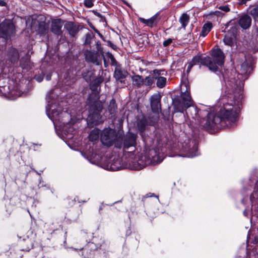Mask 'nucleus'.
<instances>
[{
	"label": "nucleus",
	"instance_id": "obj_39",
	"mask_svg": "<svg viewBox=\"0 0 258 258\" xmlns=\"http://www.w3.org/2000/svg\"><path fill=\"white\" fill-rule=\"evenodd\" d=\"M102 81L103 80L101 78H98L95 79V80H94V83L96 85H98L101 83Z\"/></svg>",
	"mask_w": 258,
	"mask_h": 258
},
{
	"label": "nucleus",
	"instance_id": "obj_24",
	"mask_svg": "<svg viewBox=\"0 0 258 258\" xmlns=\"http://www.w3.org/2000/svg\"><path fill=\"white\" fill-rule=\"evenodd\" d=\"M186 110V113L188 116L190 115L191 118L196 119L198 113V108L194 104Z\"/></svg>",
	"mask_w": 258,
	"mask_h": 258
},
{
	"label": "nucleus",
	"instance_id": "obj_40",
	"mask_svg": "<svg viewBox=\"0 0 258 258\" xmlns=\"http://www.w3.org/2000/svg\"><path fill=\"white\" fill-rule=\"evenodd\" d=\"M6 0H0V6L1 7H5L7 5V3L5 1Z\"/></svg>",
	"mask_w": 258,
	"mask_h": 258
},
{
	"label": "nucleus",
	"instance_id": "obj_8",
	"mask_svg": "<svg viewBox=\"0 0 258 258\" xmlns=\"http://www.w3.org/2000/svg\"><path fill=\"white\" fill-rule=\"evenodd\" d=\"M116 138L115 131L111 128H105L100 136V140L103 144L107 146H111Z\"/></svg>",
	"mask_w": 258,
	"mask_h": 258
},
{
	"label": "nucleus",
	"instance_id": "obj_29",
	"mask_svg": "<svg viewBox=\"0 0 258 258\" xmlns=\"http://www.w3.org/2000/svg\"><path fill=\"white\" fill-rule=\"evenodd\" d=\"M137 125L139 130L141 132H144L147 125L145 119H142L139 120Z\"/></svg>",
	"mask_w": 258,
	"mask_h": 258
},
{
	"label": "nucleus",
	"instance_id": "obj_17",
	"mask_svg": "<svg viewBox=\"0 0 258 258\" xmlns=\"http://www.w3.org/2000/svg\"><path fill=\"white\" fill-rule=\"evenodd\" d=\"M184 150L186 153L185 156L189 158L194 157L199 154L198 150V146L196 143L193 144L192 149H186V148H185Z\"/></svg>",
	"mask_w": 258,
	"mask_h": 258
},
{
	"label": "nucleus",
	"instance_id": "obj_9",
	"mask_svg": "<svg viewBox=\"0 0 258 258\" xmlns=\"http://www.w3.org/2000/svg\"><path fill=\"white\" fill-rule=\"evenodd\" d=\"M20 94L15 89L10 88V86L6 85L0 86V96L11 100L15 99Z\"/></svg>",
	"mask_w": 258,
	"mask_h": 258
},
{
	"label": "nucleus",
	"instance_id": "obj_15",
	"mask_svg": "<svg viewBox=\"0 0 258 258\" xmlns=\"http://www.w3.org/2000/svg\"><path fill=\"white\" fill-rule=\"evenodd\" d=\"M122 168L120 163V160L119 159H114L111 162H109L107 165L106 169L111 171H116Z\"/></svg>",
	"mask_w": 258,
	"mask_h": 258
},
{
	"label": "nucleus",
	"instance_id": "obj_25",
	"mask_svg": "<svg viewBox=\"0 0 258 258\" xmlns=\"http://www.w3.org/2000/svg\"><path fill=\"white\" fill-rule=\"evenodd\" d=\"M212 28V24L211 23L208 22L205 24L202 27V30L200 36L203 37L206 36L211 31Z\"/></svg>",
	"mask_w": 258,
	"mask_h": 258
},
{
	"label": "nucleus",
	"instance_id": "obj_38",
	"mask_svg": "<svg viewBox=\"0 0 258 258\" xmlns=\"http://www.w3.org/2000/svg\"><path fill=\"white\" fill-rule=\"evenodd\" d=\"M229 83L228 84V85L231 86L232 88H235L236 86H237V82H233L231 81H229Z\"/></svg>",
	"mask_w": 258,
	"mask_h": 258
},
{
	"label": "nucleus",
	"instance_id": "obj_28",
	"mask_svg": "<svg viewBox=\"0 0 258 258\" xmlns=\"http://www.w3.org/2000/svg\"><path fill=\"white\" fill-rule=\"evenodd\" d=\"M154 76L153 77L150 76L146 77L145 79H144L143 84L146 86L151 87L154 84Z\"/></svg>",
	"mask_w": 258,
	"mask_h": 258
},
{
	"label": "nucleus",
	"instance_id": "obj_47",
	"mask_svg": "<svg viewBox=\"0 0 258 258\" xmlns=\"http://www.w3.org/2000/svg\"><path fill=\"white\" fill-rule=\"evenodd\" d=\"M91 89H94V88H93V86H91Z\"/></svg>",
	"mask_w": 258,
	"mask_h": 258
},
{
	"label": "nucleus",
	"instance_id": "obj_13",
	"mask_svg": "<svg viewBox=\"0 0 258 258\" xmlns=\"http://www.w3.org/2000/svg\"><path fill=\"white\" fill-rule=\"evenodd\" d=\"M98 57L99 55L97 52L87 51L86 52V59L88 61L99 64L100 61Z\"/></svg>",
	"mask_w": 258,
	"mask_h": 258
},
{
	"label": "nucleus",
	"instance_id": "obj_42",
	"mask_svg": "<svg viewBox=\"0 0 258 258\" xmlns=\"http://www.w3.org/2000/svg\"><path fill=\"white\" fill-rule=\"evenodd\" d=\"M247 67V63L245 62H243L241 65V68L243 69L244 71L246 70V68Z\"/></svg>",
	"mask_w": 258,
	"mask_h": 258
},
{
	"label": "nucleus",
	"instance_id": "obj_33",
	"mask_svg": "<svg viewBox=\"0 0 258 258\" xmlns=\"http://www.w3.org/2000/svg\"><path fill=\"white\" fill-rule=\"evenodd\" d=\"M94 2V0H85L84 2V4L86 7L88 8H90L93 6Z\"/></svg>",
	"mask_w": 258,
	"mask_h": 258
},
{
	"label": "nucleus",
	"instance_id": "obj_19",
	"mask_svg": "<svg viewBox=\"0 0 258 258\" xmlns=\"http://www.w3.org/2000/svg\"><path fill=\"white\" fill-rule=\"evenodd\" d=\"M139 21L141 23L145 24L147 26L150 27H153L154 26L156 25L157 23L156 15H154V16H153L152 17L149 19H145L143 18H140Z\"/></svg>",
	"mask_w": 258,
	"mask_h": 258
},
{
	"label": "nucleus",
	"instance_id": "obj_45",
	"mask_svg": "<svg viewBox=\"0 0 258 258\" xmlns=\"http://www.w3.org/2000/svg\"><path fill=\"white\" fill-rule=\"evenodd\" d=\"M50 79H51V75H47L46 76V80L47 81H49V80H50Z\"/></svg>",
	"mask_w": 258,
	"mask_h": 258
},
{
	"label": "nucleus",
	"instance_id": "obj_37",
	"mask_svg": "<svg viewBox=\"0 0 258 258\" xmlns=\"http://www.w3.org/2000/svg\"><path fill=\"white\" fill-rule=\"evenodd\" d=\"M194 66V64L192 63V62L190 61L188 62V64H187V73H188L190 70L191 69V68H192V67Z\"/></svg>",
	"mask_w": 258,
	"mask_h": 258
},
{
	"label": "nucleus",
	"instance_id": "obj_11",
	"mask_svg": "<svg viewBox=\"0 0 258 258\" xmlns=\"http://www.w3.org/2000/svg\"><path fill=\"white\" fill-rule=\"evenodd\" d=\"M63 22L60 19H55L52 21L51 24V31L57 36L61 35V30L63 26Z\"/></svg>",
	"mask_w": 258,
	"mask_h": 258
},
{
	"label": "nucleus",
	"instance_id": "obj_6",
	"mask_svg": "<svg viewBox=\"0 0 258 258\" xmlns=\"http://www.w3.org/2000/svg\"><path fill=\"white\" fill-rule=\"evenodd\" d=\"M102 106L99 102H96L94 106H92L89 111L87 120L88 123L93 125H97L100 123V112L102 110Z\"/></svg>",
	"mask_w": 258,
	"mask_h": 258
},
{
	"label": "nucleus",
	"instance_id": "obj_30",
	"mask_svg": "<svg viewBox=\"0 0 258 258\" xmlns=\"http://www.w3.org/2000/svg\"><path fill=\"white\" fill-rule=\"evenodd\" d=\"M204 59L205 57H202L200 56H195L193 57L191 62H192L194 65L200 63L201 64L205 66V64L203 63V60Z\"/></svg>",
	"mask_w": 258,
	"mask_h": 258
},
{
	"label": "nucleus",
	"instance_id": "obj_20",
	"mask_svg": "<svg viewBox=\"0 0 258 258\" xmlns=\"http://www.w3.org/2000/svg\"><path fill=\"white\" fill-rule=\"evenodd\" d=\"M127 74V72L122 70L119 67H116L114 71V76L117 80H119L125 78Z\"/></svg>",
	"mask_w": 258,
	"mask_h": 258
},
{
	"label": "nucleus",
	"instance_id": "obj_48",
	"mask_svg": "<svg viewBox=\"0 0 258 258\" xmlns=\"http://www.w3.org/2000/svg\"><path fill=\"white\" fill-rule=\"evenodd\" d=\"M74 249L75 250H77V249H76V248H74Z\"/></svg>",
	"mask_w": 258,
	"mask_h": 258
},
{
	"label": "nucleus",
	"instance_id": "obj_26",
	"mask_svg": "<svg viewBox=\"0 0 258 258\" xmlns=\"http://www.w3.org/2000/svg\"><path fill=\"white\" fill-rule=\"evenodd\" d=\"M189 17L187 14L184 13L179 18V22L181 24V26L183 28H185L189 22Z\"/></svg>",
	"mask_w": 258,
	"mask_h": 258
},
{
	"label": "nucleus",
	"instance_id": "obj_18",
	"mask_svg": "<svg viewBox=\"0 0 258 258\" xmlns=\"http://www.w3.org/2000/svg\"><path fill=\"white\" fill-rule=\"evenodd\" d=\"M64 28L72 36H75L79 31L78 27L72 22L67 23Z\"/></svg>",
	"mask_w": 258,
	"mask_h": 258
},
{
	"label": "nucleus",
	"instance_id": "obj_43",
	"mask_svg": "<svg viewBox=\"0 0 258 258\" xmlns=\"http://www.w3.org/2000/svg\"><path fill=\"white\" fill-rule=\"evenodd\" d=\"M90 34H86V41H85V43H88V38L89 37H90Z\"/></svg>",
	"mask_w": 258,
	"mask_h": 258
},
{
	"label": "nucleus",
	"instance_id": "obj_46",
	"mask_svg": "<svg viewBox=\"0 0 258 258\" xmlns=\"http://www.w3.org/2000/svg\"><path fill=\"white\" fill-rule=\"evenodd\" d=\"M183 108H182L181 109L179 110V112H183Z\"/></svg>",
	"mask_w": 258,
	"mask_h": 258
},
{
	"label": "nucleus",
	"instance_id": "obj_16",
	"mask_svg": "<svg viewBox=\"0 0 258 258\" xmlns=\"http://www.w3.org/2000/svg\"><path fill=\"white\" fill-rule=\"evenodd\" d=\"M236 40V35L235 33L231 32H228L226 34L223 41L225 44L232 46L234 45Z\"/></svg>",
	"mask_w": 258,
	"mask_h": 258
},
{
	"label": "nucleus",
	"instance_id": "obj_34",
	"mask_svg": "<svg viewBox=\"0 0 258 258\" xmlns=\"http://www.w3.org/2000/svg\"><path fill=\"white\" fill-rule=\"evenodd\" d=\"M250 15L253 17L254 19L258 18V7L254 8L251 10L250 12Z\"/></svg>",
	"mask_w": 258,
	"mask_h": 258
},
{
	"label": "nucleus",
	"instance_id": "obj_2",
	"mask_svg": "<svg viewBox=\"0 0 258 258\" xmlns=\"http://www.w3.org/2000/svg\"><path fill=\"white\" fill-rule=\"evenodd\" d=\"M52 90L47 95L46 99L48 102L46 112L49 118L53 122L55 126H59L64 134H72L74 132L72 126L70 114L67 111L62 112L59 105H56L51 102Z\"/></svg>",
	"mask_w": 258,
	"mask_h": 258
},
{
	"label": "nucleus",
	"instance_id": "obj_21",
	"mask_svg": "<svg viewBox=\"0 0 258 258\" xmlns=\"http://www.w3.org/2000/svg\"><path fill=\"white\" fill-rule=\"evenodd\" d=\"M8 56L11 61L15 62L17 61L19 58V54L18 50L15 48H11L8 51Z\"/></svg>",
	"mask_w": 258,
	"mask_h": 258
},
{
	"label": "nucleus",
	"instance_id": "obj_35",
	"mask_svg": "<svg viewBox=\"0 0 258 258\" xmlns=\"http://www.w3.org/2000/svg\"><path fill=\"white\" fill-rule=\"evenodd\" d=\"M172 39L168 38L163 42V45L165 47L167 46L172 42Z\"/></svg>",
	"mask_w": 258,
	"mask_h": 258
},
{
	"label": "nucleus",
	"instance_id": "obj_22",
	"mask_svg": "<svg viewBox=\"0 0 258 258\" xmlns=\"http://www.w3.org/2000/svg\"><path fill=\"white\" fill-rule=\"evenodd\" d=\"M132 81L134 86L137 88L141 87L144 83V79L141 76L135 75L132 77Z\"/></svg>",
	"mask_w": 258,
	"mask_h": 258
},
{
	"label": "nucleus",
	"instance_id": "obj_27",
	"mask_svg": "<svg viewBox=\"0 0 258 258\" xmlns=\"http://www.w3.org/2000/svg\"><path fill=\"white\" fill-rule=\"evenodd\" d=\"M117 106L115 103L114 99H112L110 101L109 105L108 106V110L110 114L113 115L115 113Z\"/></svg>",
	"mask_w": 258,
	"mask_h": 258
},
{
	"label": "nucleus",
	"instance_id": "obj_44",
	"mask_svg": "<svg viewBox=\"0 0 258 258\" xmlns=\"http://www.w3.org/2000/svg\"><path fill=\"white\" fill-rule=\"evenodd\" d=\"M256 195L255 193H252L251 195L250 196V200L252 202H253V198H254V195Z\"/></svg>",
	"mask_w": 258,
	"mask_h": 258
},
{
	"label": "nucleus",
	"instance_id": "obj_3",
	"mask_svg": "<svg viewBox=\"0 0 258 258\" xmlns=\"http://www.w3.org/2000/svg\"><path fill=\"white\" fill-rule=\"evenodd\" d=\"M226 97L221 99L223 104V108H221L218 115L214 113H209L204 127L207 130L215 128L217 125L222 121H228L229 123L234 122L237 118L236 110L232 104L225 103Z\"/></svg>",
	"mask_w": 258,
	"mask_h": 258
},
{
	"label": "nucleus",
	"instance_id": "obj_12",
	"mask_svg": "<svg viewBox=\"0 0 258 258\" xmlns=\"http://www.w3.org/2000/svg\"><path fill=\"white\" fill-rule=\"evenodd\" d=\"M161 71L155 70L153 71L155 80H157L156 85L159 88H162L165 87L167 82V79L164 77H161Z\"/></svg>",
	"mask_w": 258,
	"mask_h": 258
},
{
	"label": "nucleus",
	"instance_id": "obj_7",
	"mask_svg": "<svg viewBox=\"0 0 258 258\" xmlns=\"http://www.w3.org/2000/svg\"><path fill=\"white\" fill-rule=\"evenodd\" d=\"M180 90L182 93L181 97L184 107L187 109L194 104V102L189 93L190 88L188 83H182Z\"/></svg>",
	"mask_w": 258,
	"mask_h": 258
},
{
	"label": "nucleus",
	"instance_id": "obj_4",
	"mask_svg": "<svg viewBox=\"0 0 258 258\" xmlns=\"http://www.w3.org/2000/svg\"><path fill=\"white\" fill-rule=\"evenodd\" d=\"M212 57L206 56L203 60L210 70L216 72L218 70V66H222L224 63L225 55L223 52L219 48L213 49L211 53Z\"/></svg>",
	"mask_w": 258,
	"mask_h": 258
},
{
	"label": "nucleus",
	"instance_id": "obj_36",
	"mask_svg": "<svg viewBox=\"0 0 258 258\" xmlns=\"http://www.w3.org/2000/svg\"><path fill=\"white\" fill-rule=\"evenodd\" d=\"M219 9L222 10L225 12H229L230 11V9L227 6H222L219 7Z\"/></svg>",
	"mask_w": 258,
	"mask_h": 258
},
{
	"label": "nucleus",
	"instance_id": "obj_5",
	"mask_svg": "<svg viewBox=\"0 0 258 258\" xmlns=\"http://www.w3.org/2000/svg\"><path fill=\"white\" fill-rule=\"evenodd\" d=\"M15 33V26L11 20H5L0 24V37L8 39Z\"/></svg>",
	"mask_w": 258,
	"mask_h": 258
},
{
	"label": "nucleus",
	"instance_id": "obj_32",
	"mask_svg": "<svg viewBox=\"0 0 258 258\" xmlns=\"http://www.w3.org/2000/svg\"><path fill=\"white\" fill-rule=\"evenodd\" d=\"M38 31L41 34H44L46 33L47 28L46 27L45 23H42L39 24Z\"/></svg>",
	"mask_w": 258,
	"mask_h": 258
},
{
	"label": "nucleus",
	"instance_id": "obj_31",
	"mask_svg": "<svg viewBox=\"0 0 258 258\" xmlns=\"http://www.w3.org/2000/svg\"><path fill=\"white\" fill-rule=\"evenodd\" d=\"M94 73L92 71H88L83 74V77L87 82H90L92 81Z\"/></svg>",
	"mask_w": 258,
	"mask_h": 258
},
{
	"label": "nucleus",
	"instance_id": "obj_14",
	"mask_svg": "<svg viewBox=\"0 0 258 258\" xmlns=\"http://www.w3.org/2000/svg\"><path fill=\"white\" fill-rule=\"evenodd\" d=\"M239 25L244 29L248 28L251 24V19L247 15H244L239 20Z\"/></svg>",
	"mask_w": 258,
	"mask_h": 258
},
{
	"label": "nucleus",
	"instance_id": "obj_41",
	"mask_svg": "<svg viewBox=\"0 0 258 258\" xmlns=\"http://www.w3.org/2000/svg\"><path fill=\"white\" fill-rule=\"evenodd\" d=\"M36 80L38 82H41L43 80V77L41 76H36Z\"/></svg>",
	"mask_w": 258,
	"mask_h": 258
},
{
	"label": "nucleus",
	"instance_id": "obj_10",
	"mask_svg": "<svg viewBox=\"0 0 258 258\" xmlns=\"http://www.w3.org/2000/svg\"><path fill=\"white\" fill-rule=\"evenodd\" d=\"M161 95L159 93L154 94L151 97V107L155 113H159L161 111Z\"/></svg>",
	"mask_w": 258,
	"mask_h": 258
},
{
	"label": "nucleus",
	"instance_id": "obj_1",
	"mask_svg": "<svg viewBox=\"0 0 258 258\" xmlns=\"http://www.w3.org/2000/svg\"><path fill=\"white\" fill-rule=\"evenodd\" d=\"M136 139V134L128 133L123 141L124 155L128 158L127 161L132 169L141 170L147 165H155L162 161V156L154 149H146L144 155H137L135 149Z\"/></svg>",
	"mask_w": 258,
	"mask_h": 258
},
{
	"label": "nucleus",
	"instance_id": "obj_23",
	"mask_svg": "<svg viewBox=\"0 0 258 258\" xmlns=\"http://www.w3.org/2000/svg\"><path fill=\"white\" fill-rule=\"evenodd\" d=\"M100 136V130L97 128H94L90 132L89 136V139L91 141H95L99 139Z\"/></svg>",
	"mask_w": 258,
	"mask_h": 258
}]
</instances>
